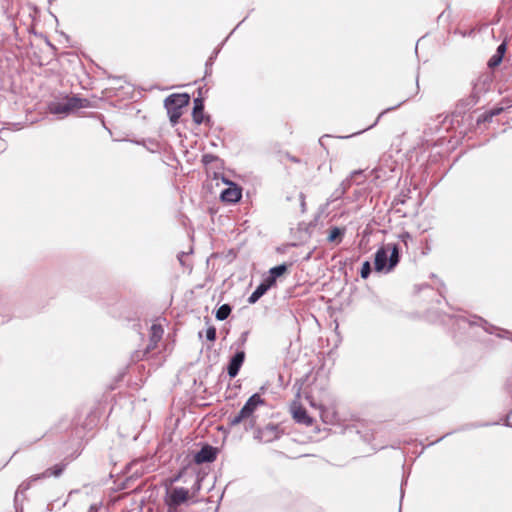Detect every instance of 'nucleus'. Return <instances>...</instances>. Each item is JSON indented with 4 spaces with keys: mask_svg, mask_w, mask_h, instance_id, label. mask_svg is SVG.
<instances>
[{
    "mask_svg": "<svg viewBox=\"0 0 512 512\" xmlns=\"http://www.w3.org/2000/svg\"><path fill=\"white\" fill-rule=\"evenodd\" d=\"M264 403L263 399L259 394H253L239 411V413L233 417H229V423L232 426H236L240 423L245 424L246 429H251L255 426L256 417L254 415L257 407Z\"/></svg>",
    "mask_w": 512,
    "mask_h": 512,
    "instance_id": "obj_1",
    "label": "nucleus"
},
{
    "mask_svg": "<svg viewBox=\"0 0 512 512\" xmlns=\"http://www.w3.org/2000/svg\"><path fill=\"white\" fill-rule=\"evenodd\" d=\"M399 262V251L396 244L388 243L379 248L375 254L374 266L378 272L391 271Z\"/></svg>",
    "mask_w": 512,
    "mask_h": 512,
    "instance_id": "obj_2",
    "label": "nucleus"
},
{
    "mask_svg": "<svg viewBox=\"0 0 512 512\" xmlns=\"http://www.w3.org/2000/svg\"><path fill=\"white\" fill-rule=\"evenodd\" d=\"M89 106V101L84 98L70 97L62 102H54L49 106L50 112L57 115H68L81 108Z\"/></svg>",
    "mask_w": 512,
    "mask_h": 512,
    "instance_id": "obj_3",
    "label": "nucleus"
},
{
    "mask_svg": "<svg viewBox=\"0 0 512 512\" xmlns=\"http://www.w3.org/2000/svg\"><path fill=\"white\" fill-rule=\"evenodd\" d=\"M190 498V491L183 487L167 488L164 502L167 506V512H179L178 507L184 504Z\"/></svg>",
    "mask_w": 512,
    "mask_h": 512,
    "instance_id": "obj_4",
    "label": "nucleus"
},
{
    "mask_svg": "<svg viewBox=\"0 0 512 512\" xmlns=\"http://www.w3.org/2000/svg\"><path fill=\"white\" fill-rule=\"evenodd\" d=\"M280 436L279 429L275 425H267L263 429L257 431L255 438L264 443L272 442Z\"/></svg>",
    "mask_w": 512,
    "mask_h": 512,
    "instance_id": "obj_5",
    "label": "nucleus"
},
{
    "mask_svg": "<svg viewBox=\"0 0 512 512\" xmlns=\"http://www.w3.org/2000/svg\"><path fill=\"white\" fill-rule=\"evenodd\" d=\"M190 97L188 94H172L165 100V107H173L181 109L189 104Z\"/></svg>",
    "mask_w": 512,
    "mask_h": 512,
    "instance_id": "obj_6",
    "label": "nucleus"
},
{
    "mask_svg": "<svg viewBox=\"0 0 512 512\" xmlns=\"http://www.w3.org/2000/svg\"><path fill=\"white\" fill-rule=\"evenodd\" d=\"M245 360V353L244 351H238L230 360L229 364H228V367H227V372H228V375L231 377V378H234L243 362Z\"/></svg>",
    "mask_w": 512,
    "mask_h": 512,
    "instance_id": "obj_7",
    "label": "nucleus"
},
{
    "mask_svg": "<svg viewBox=\"0 0 512 512\" xmlns=\"http://www.w3.org/2000/svg\"><path fill=\"white\" fill-rule=\"evenodd\" d=\"M241 196V189L235 184H231L228 188L221 192V199L229 203H235L239 201Z\"/></svg>",
    "mask_w": 512,
    "mask_h": 512,
    "instance_id": "obj_8",
    "label": "nucleus"
},
{
    "mask_svg": "<svg viewBox=\"0 0 512 512\" xmlns=\"http://www.w3.org/2000/svg\"><path fill=\"white\" fill-rule=\"evenodd\" d=\"M291 412L293 415V418L299 422L306 425L312 424V419L307 415L306 410L299 405L298 403L294 402L291 406Z\"/></svg>",
    "mask_w": 512,
    "mask_h": 512,
    "instance_id": "obj_9",
    "label": "nucleus"
},
{
    "mask_svg": "<svg viewBox=\"0 0 512 512\" xmlns=\"http://www.w3.org/2000/svg\"><path fill=\"white\" fill-rule=\"evenodd\" d=\"M215 459V452L212 447H203L194 457L196 463L211 462Z\"/></svg>",
    "mask_w": 512,
    "mask_h": 512,
    "instance_id": "obj_10",
    "label": "nucleus"
},
{
    "mask_svg": "<svg viewBox=\"0 0 512 512\" xmlns=\"http://www.w3.org/2000/svg\"><path fill=\"white\" fill-rule=\"evenodd\" d=\"M287 271V265L281 264L278 266H275L269 270V276L265 278V280L273 286L276 282V279L280 276H282Z\"/></svg>",
    "mask_w": 512,
    "mask_h": 512,
    "instance_id": "obj_11",
    "label": "nucleus"
},
{
    "mask_svg": "<svg viewBox=\"0 0 512 512\" xmlns=\"http://www.w3.org/2000/svg\"><path fill=\"white\" fill-rule=\"evenodd\" d=\"M203 110H204L203 100L198 97L194 100V108H193V113H192L193 120L197 124H201L204 120Z\"/></svg>",
    "mask_w": 512,
    "mask_h": 512,
    "instance_id": "obj_12",
    "label": "nucleus"
},
{
    "mask_svg": "<svg viewBox=\"0 0 512 512\" xmlns=\"http://www.w3.org/2000/svg\"><path fill=\"white\" fill-rule=\"evenodd\" d=\"M270 287L272 286L264 279V281L249 296L248 302L251 304L257 302L259 298L262 297Z\"/></svg>",
    "mask_w": 512,
    "mask_h": 512,
    "instance_id": "obj_13",
    "label": "nucleus"
},
{
    "mask_svg": "<svg viewBox=\"0 0 512 512\" xmlns=\"http://www.w3.org/2000/svg\"><path fill=\"white\" fill-rule=\"evenodd\" d=\"M163 335V329L158 324H153L150 329V345L148 346L149 349L154 348L157 343L160 341Z\"/></svg>",
    "mask_w": 512,
    "mask_h": 512,
    "instance_id": "obj_14",
    "label": "nucleus"
},
{
    "mask_svg": "<svg viewBox=\"0 0 512 512\" xmlns=\"http://www.w3.org/2000/svg\"><path fill=\"white\" fill-rule=\"evenodd\" d=\"M64 470V465L62 464H57L55 465L54 467L52 468H49L47 469L45 472H43L41 475L37 476L34 478V480L36 479H40V478H47V477H50V476H55V477H58L61 475V473L63 472Z\"/></svg>",
    "mask_w": 512,
    "mask_h": 512,
    "instance_id": "obj_15",
    "label": "nucleus"
},
{
    "mask_svg": "<svg viewBox=\"0 0 512 512\" xmlns=\"http://www.w3.org/2000/svg\"><path fill=\"white\" fill-rule=\"evenodd\" d=\"M231 313V307L228 304H224L216 311V318L220 321L225 320Z\"/></svg>",
    "mask_w": 512,
    "mask_h": 512,
    "instance_id": "obj_16",
    "label": "nucleus"
},
{
    "mask_svg": "<svg viewBox=\"0 0 512 512\" xmlns=\"http://www.w3.org/2000/svg\"><path fill=\"white\" fill-rule=\"evenodd\" d=\"M167 108V111H168V114H169V117H170V121L173 123V124H176L179 120V118L181 117V109H177V108H173V107H166Z\"/></svg>",
    "mask_w": 512,
    "mask_h": 512,
    "instance_id": "obj_17",
    "label": "nucleus"
},
{
    "mask_svg": "<svg viewBox=\"0 0 512 512\" xmlns=\"http://www.w3.org/2000/svg\"><path fill=\"white\" fill-rule=\"evenodd\" d=\"M502 59L503 57L501 55L495 53L488 61V66L490 68H495L502 62Z\"/></svg>",
    "mask_w": 512,
    "mask_h": 512,
    "instance_id": "obj_18",
    "label": "nucleus"
},
{
    "mask_svg": "<svg viewBox=\"0 0 512 512\" xmlns=\"http://www.w3.org/2000/svg\"><path fill=\"white\" fill-rule=\"evenodd\" d=\"M342 234H343V231L340 228L334 227L333 229H331V231L329 233L328 240L330 242H333L337 238H339Z\"/></svg>",
    "mask_w": 512,
    "mask_h": 512,
    "instance_id": "obj_19",
    "label": "nucleus"
},
{
    "mask_svg": "<svg viewBox=\"0 0 512 512\" xmlns=\"http://www.w3.org/2000/svg\"><path fill=\"white\" fill-rule=\"evenodd\" d=\"M370 272H371L370 263L368 261H366L363 263L362 268H361V277L364 279L367 278L369 276Z\"/></svg>",
    "mask_w": 512,
    "mask_h": 512,
    "instance_id": "obj_20",
    "label": "nucleus"
},
{
    "mask_svg": "<svg viewBox=\"0 0 512 512\" xmlns=\"http://www.w3.org/2000/svg\"><path fill=\"white\" fill-rule=\"evenodd\" d=\"M206 338L209 341H214L216 339V329L213 326H210L206 330Z\"/></svg>",
    "mask_w": 512,
    "mask_h": 512,
    "instance_id": "obj_21",
    "label": "nucleus"
},
{
    "mask_svg": "<svg viewBox=\"0 0 512 512\" xmlns=\"http://www.w3.org/2000/svg\"><path fill=\"white\" fill-rule=\"evenodd\" d=\"M200 489H201V478L199 476H197L196 481L191 489V491H192L191 496H194L197 492H199Z\"/></svg>",
    "mask_w": 512,
    "mask_h": 512,
    "instance_id": "obj_22",
    "label": "nucleus"
},
{
    "mask_svg": "<svg viewBox=\"0 0 512 512\" xmlns=\"http://www.w3.org/2000/svg\"><path fill=\"white\" fill-rule=\"evenodd\" d=\"M506 52V44L505 43H502L498 46L497 50H496V53L501 55L502 57L504 56Z\"/></svg>",
    "mask_w": 512,
    "mask_h": 512,
    "instance_id": "obj_23",
    "label": "nucleus"
},
{
    "mask_svg": "<svg viewBox=\"0 0 512 512\" xmlns=\"http://www.w3.org/2000/svg\"><path fill=\"white\" fill-rule=\"evenodd\" d=\"M503 108H495L488 112V117L492 118L493 116H496L502 112Z\"/></svg>",
    "mask_w": 512,
    "mask_h": 512,
    "instance_id": "obj_24",
    "label": "nucleus"
},
{
    "mask_svg": "<svg viewBox=\"0 0 512 512\" xmlns=\"http://www.w3.org/2000/svg\"><path fill=\"white\" fill-rule=\"evenodd\" d=\"M301 206H302V211L304 212V210H305V202H304V198H303L302 195H301Z\"/></svg>",
    "mask_w": 512,
    "mask_h": 512,
    "instance_id": "obj_25",
    "label": "nucleus"
},
{
    "mask_svg": "<svg viewBox=\"0 0 512 512\" xmlns=\"http://www.w3.org/2000/svg\"><path fill=\"white\" fill-rule=\"evenodd\" d=\"M375 125H376V122H373V123L370 125V128H373Z\"/></svg>",
    "mask_w": 512,
    "mask_h": 512,
    "instance_id": "obj_26",
    "label": "nucleus"
},
{
    "mask_svg": "<svg viewBox=\"0 0 512 512\" xmlns=\"http://www.w3.org/2000/svg\"><path fill=\"white\" fill-rule=\"evenodd\" d=\"M375 125H376V122H373V123L370 125V128H373Z\"/></svg>",
    "mask_w": 512,
    "mask_h": 512,
    "instance_id": "obj_27",
    "label": "nucleus"
},
{
    "mask_svg": "<svg viewBox=\"0 0 512 512\" xmlns=\"http://www.w3.org/2000/svg\"><path fill=\"white\" fill-rule=\"evenodd\" d=\"M375 125H376V122H373V123L370 125V128H373Z\"/></svg>",
    "mask_w": 512,
    "mask_h": 512,
    "instance_id": "obj_28",
    "label": "nucleus"
},
{
    "mask_svg": "<svg viewBox=\"0 0 512 512\" xmlns=\"http://www.w3.org/2000/svg\"><path fill=\"white\" fill-rule=\"evenodd\" d=\"M375 125H376V122H373V123L370 125V128H373Z\"/></svg>",
    "mask_w": 512,
    "mask_h": 512,
    "instance_id": "obj_29",
    "label": "nucleus"
},
{
    "mask_svg": "<svg viewBox=\"0 0 512 512\" xmlns=\"http://www.w3.org/2000/svg\"><path fill=\"white\" fill-rule=\"evenodd\" d=\"M358 173H360V172H359V171H354V172L352 173V176H353V175H355V174H358Z\"/></svg>",
    "mask_w": 512,
    "mask_h": 512,
    "instance_id": "obj_30",
    "label": "nucleus"
}]
</instances>
